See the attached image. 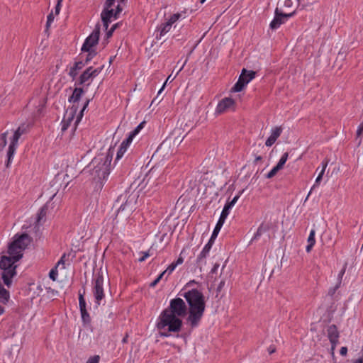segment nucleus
<instances>
[{
	"instance_id": "obj_42",
	"label": "nucleus",
	"mask_w": 363,
	"mask_h": 363,
	"mask_svg": "<svg viewBox=\"0 0 363 363\" xmlns=\"http://www.w3.org/2000/svg\"><path fill=\"white\" fill-rule=\"evenodd\" d=\"M104 65H102L99 68H97V69H93L92 67H91V77H96L99 74V73L100 72H101V70L104 69Z\"/></svg>"
},
{
	"instance_id": "obj_55",
	"label": "nucleus",
	"mask_w": 363,
	"mask_h": 363,
	"mask_svg": "<svg viewBox=\"0 0 363 363\" xmlns=\"http://www.w3.org/2000/svg\"><path fill=\"white\" fill-rule=\"evenodd\" d=\"M354 363H363V356L356 359Z\"/></svg>"
},
{
	"instance_id": "obj_26",
	"label": "nucleus",
	"mask_w": 363,
	"mask_h": 363,
	"mask_svg": "<svg viewBox=\"0 0 363 363\" xmlns=\"http://www.w3.org/2000/svg\"><path fill=\"white\" fill-rule=\"evenodd\" d=\"M83 89L81 88H75L73 91L72 95L70 96L69 101L70 102H77L80 99Z\"/></svg>"
},
{
	"instance_id": "obj_45",
	"label": "nucleus",
	"mask_w": 363,
	"mask_h": 363,
	"mask_svg": "<svg viewBox=\"0 0 363 363\" xmlns=\"http://www.w3.org/2000/svg\"><path fill=\"white\" fill-rule=\"evenodd\" d=\"M62 1V0H57V5L55 8V12H53L55 16H57L60 13Z\"/></svg>"
},
{
	"instance_id": "obj_60",
	"label": "nucleus",
	"mask_w": 363,
	"mask_h": 363,
	"mask_svg": "<svg viewBox=\"0 0 363 363\" xmlns=\"http://www.w3.org/2000/svg\"><path fill=\"white\" fill-rule=\"evenodd\" d=\"M262 160V157L260 156H258L256 157L255 159V161H259V160Z\"/></svg>"
},
{
	"instance_id": "obj_12",
	"label": "nucleus",
	"mask_w": 363,
	"mask_h": 363,
	"mask_svg": "<svg viewBox=\"0 0 363 363\" xmlns=\"http://www.w3.org/2000/svg\"><path fill=\"white\" fill-rule=\"evenodd\" d=\"M145 121L140 123L129 134L128 138L122 142L120 148L117 152L116 160L123 157L125 152L128 145L132 143L133 138L143 128Z\"/></svg>"
},
{
	"instance_id": "obj_38",
	"label": "nucleus",
	"mask_w": 363,
	"mask_h": 363,
	"mask_svg": "<svg viewBox=\"0 0 363 363\" xmlns=\"http://www.w3.org/2000/svg\"><path fill=\"white\" fill-rule=\"evenodd\" d=\"M47 213V208L45 207H43L38 213L37 221L39 223L42 219H43Z\"/></svg>"
},
{
	"instance_id": "obj_50",
	"label": "nucleus",
	"mask_w": 363,
	"mask_h": 363,
	"mask_svg": "<svg viewBox=\"0 0 363 363\" xmlns=\"http://www.w3.org/2000/svg\"><path fill=\"white\" fill-rule=\"evenodd\" d=\"M340 353L342 356H346L347 354V348L346 347H342Z\"/></svg>"
},
{
	"instance_id": "obj_22",
	"label": "nucleus",
	"mask_w": 363,
	"mask_h": 363,
	"mask_svg": "<svg viewBox=\"0 0 363 363\" xmlns=\"http://www.w3.org/2000/svg\"><path fill=\"white\" fill-rule=\"evenodd\" d=\"M177 267V264H174V262H172L171 264L169 265V267L167 268L166 270H164L163 272H162L159 276L155 280L153 281L150 284V286L151 287H154L157 285V284L167 274V276H169L174 270V269L176 268Z\"/></svg>"
},
{
	"instance_id": "obj_27",
	"label": "nucleus",
	"mask_w": 363,
	"mask_h": 363,
	"mask_svg": "<svg viewBox=\"0 0 363 363\" xmlns=\"http://www.w3.org/2000/svg\"><path fill=\"white\" fill-rule=\"evenodd\" d=\"M214 240L210 239L208 242L203 247L202 252H201L200 255L198 257V261L200 262L203 258H205L208 252H209L210 249L212 246V242Z\"/></svg>"
},
{
	"instance_id": "obj_47",
	"label": "nucleus",
	"mask_w": 363,
	"mask_h": 363,
	"mask_svg": "<svg viewBox=\"0 0 363 363\" xmlns=\"http://www.w3.org/2000/svg\"><path fill=\"white\" fill-rule=\"evenodd\" d=\"M116 28H117V24H114L113 26H112L111 29L106 33L107 38H110L112 35L113 32L115 30V29Z\"/></svg>"
},
{
	"instance_id": "obj_33",
	"label": "nucleus",
	"mask_w": 363,
	"mask_h": 363,
	"mask_svg": "<svg viewBox=\"0 0 363 363\" xmlns=\"http://www.w3.org/2000/svg\"><path fill=\"white\" fill-rule=\"evenodd\" d=\"M82 62H76L74 65L72 67H71L69 72V75L74 78L77 74V70L82 68Z\"/></svg>"
},
{
	"instance_id": "obj_54",
	"label": "nucleus",
	"mask_w": 363,
	"mask_h": 363,
	"mask_svg": "<svg viewBox=\"0 0 363 363\" xmlns=\"http://www.w3.org/2000/svg\"><path fill=\"white\" fill-rule=\"evenodd\" d=\"M219 267V264H215L213 269H211V272L212 273H216L218 268Z\"/></svg>"
},
{
	"instance_id": "obj_64",
	"label": "nucleus",
	"mask_w": 363,
	"mask_h": 363,
	"mask_svg": "<svg viewBox=\"0 0 363 363\" xmlns=\"http://www.w3.org/2000/svg\"><path fill=\"white\" fill-rule=\"evenodd\" d=\"M121 1H123L124 0H121Z\"/></svg>"
},
{
	"instance_id": "obj_51",
	"label": "nucleus",
	"mask_w": 363,
	"mask_h": 363,
	"mask_svg": "<svg viewBox=\"0 0 363 363\" xmlns=\"http://www.w3.org/2000/svg\"><path fill=\"white\" fill-rule=\"evenodd\" d=\"M346 268H347V264H345L342 269L340 271V274H339V279H342L343 275L345 274V271H346Z\"/></svg>"
},
{
	"instance_id": "obj_11",
	"label": "nucleus",
	"mask_w": 363,
	"mask_h": 363,
	"mask_svg": "<svg viewBox=\"0 0 363 363\" xmlns=\"http://www.w3.org/2000/svg\"><path fill=\"white\" fill-rule=\"evenodd\" d=\"M239 197H240V195L235 196L230 202H228L225 205V206L221 212L219 220H218V221L213 230V232L212 233L211 240H215L216 238L217 237L220 228H222V226L225 222V218H227V216L229 214V210L235 205V203L238 200Z\"/></svg>"
},
{
	"instance_id": "obj_32",
	"label": "nucleus",
	"mask_w": 363,
	"mask_h": 363,
	"mask_svg": "<svg viewBox=\"0 0 363 363\" xmlns=\"http://www.w3.org/2000/svg\"><path fill=\"white\" fill-rule=\"evenodd\" d=\"M89 103V100H87L85 103V104L84 105L82 109L80 111L79 115L77 116L74 124H73V129H75L76 128V126L78 124V123L79 122V121L81 120L82 116H83V112L86 109V108L87 107L88 104Z\"/></svg>"
},
{
	"instance_id": "obj_16",
	"label": "nucleus",
	"mask_w": 363,
	"mask_h": 363,
	"mask_svg": "<svg viewBox=\"0 0 363 363\" xmlns=\"http://www.w3.org/2000/svg\"><path fill=\"white\" fill-rule=\"evenodd\" d=\"M121 11V9L120 8L119 5L117 6V11L116 13H113V9H109V8L106 7L105 10L101 13V20L105 29L108 28V23L111 18H116L117 13H120Z\"/></svg>"
},
{
	"instance_id": "obj_43",
	"label": "nucleus",
	"mask_w": 363,
	"mask_h": 363,
	"mask_svg": "<svg viewBox=\"0 0 363 363\" xmlns=\"http://www.w3.org/2000/svg\"><path fill=\"white\" fill-rule=\"evenodd\" d=\"M262 231H263L262 226L259 227L257 230V232L255 233V234L254 235L253 238H252L250 242H252V241L257 240L262 235Z\"/></svg>"
},
{
	"instance_id": "obj_25",
	"label": "nucleus",
	"mask_w": 363,
	"mask_h": 363,
	"mask_svg": "<svg viewBox=\"0 0 363 363\" xmlns=\"http://www.w3.org/2000/svg\"><path fill=\"white\" fill-rule=\"evenodd\" d=\"M315 230H311L310 232V235L308 238V244L306 248L307 252H311V250H312L313 247L314 246V245L315 243Z\"/></svg>"
},
{
	"instance_id": "obj_40",
	"label": "nucleus",
	"mask_w": 363,
	"mask_h": 363,
	"mask_svg": "<svg viewBox=\"0 0 363 363\" xmlns=\"http://www.w3.org/2000/svg\"><path fill=\"white\" fill-rule=\"evenodd\" d=\"M179 17L180 14L179 13L173 14L167 22L172 26V24L174 23L179 18Z\"/></svg>"
},
{
	"instance_id": "obj_5",
	"label": "nucleus",
	"mask_w": 363,
	"mask_h": 363,
	"mask_svg": "<svg viewBox=\"0 0 363 363\" xmlns=\"http://www.w3.org/2000/svg\"><path fill=\"white\" fill-rule=\"evenodd\" d=\"M31 128V125L29 123H22L16 130H14L12 137L10 138V144L7 151V162L6 164V167L10 166V164L13 160V155L16 150L18 140L21 135L27 134Z\"/></svg>"
},
{
	"instance_id": "obj_62",
	"label": "nucleus",
	"mask_w": 363,
	"mask_h": 363,
	"mask_svg": "<svg viewBox=\"0 0 363 363\" xmlns=\"http://www.w3.org/2000/svg\"><path fill=\"white\" fill-rule=\"evenodd\" d=\"M206 1V0H200V2H201V4H203V3H204V1Z\"/></svg>"
},
{
	"instance_id": "obj_20",
	"label": "nucleus",
	"mask_w": 363,
	"mask_h": 363,
	"mask_svg": "<svg viewBox=\"0 0 363 363\" xmlns=\"http://www.w3.org/2000/svg\"><path fill=\"white\" fill-rule=\"evenodd\" d=\"M282 130L283 129L281 126H276L272 128L270 136L265 142V145L267 147L272 146L275 143L277 138L281 135Z\"/></svg>"
},
{
	"instance_id": "obj_41",
	"label": "nucleus",
	"mask_w": 363,
	"mask_h": 363,
	"mask_svg": "<svg viewBox=\"0 0 363 363\" xmlns=\"http://www.w3.org/2000/svg\"><path fill=\"white\" fill-rule=\"evenodd\" d=\"M55 14L53 11H52L48 16V20L46 23V27L48 28L50 26V24L52 23L55 18Z\"/></svg>"
},
{
	"instance_id": "obj_9",
	"label": "nucleus",
	"mask_w": 363,
	"mask_h": 363,
	"mask_svg": "<svg viewBox=\"0 0 363 363\" xmlns=\"http://www.w3.org/2000/svg\"><path fill=\"white\" fill-rule=\"evenodd\" d=\"M135 203L136 196L130 195L125 202L119 208L116 218L122 220L128 218L135 210Z\"/></svg>"
},
{
	"instance_id": "obj_13",
	"label": "nucleus",
	"mask_w": 363,
	"mask_h": 363,
	"mask_svg": "<svg viewBox=\"0 0 363 363\" xmlns=\"http://www.w3.org/2000/svg\"><path fill=\"white\" fill-rule=\"evenodd\" d=\"M274 13V18L269 24V27L272 30L279 28L281 24L285 23V21L294 14V12L286 13L276 8Z\"/></svg>"
},
{
	"instance_id": "obj_39",
	"label": "nucleus",
	"mask_w": 363,
	"mask_h": 363,
	"mask_svg": "<svg viewBox=\"0 0 363 363\" xmlns=\"http://www.w3.org/2000/svg\"><path fill=\"white\" fill-rule=\"evenodd\" d=\"M79 308L81 310L86 309V302L84 298V295L82 294H79Z\"/></svg>"
},
{
	"instance_id": "obj_21",
	"label": "nucleus",
	"mask_w": 363,
	"mask_h": 363,
	"mask_svg": "<svg viewBox=\"0 0 363 363\" xmlns=\"http://www.w3.org/2000/svg\"><path fill=\"white\" fill-rule=\"evenodd\" d=\"M65 257H66V255L64 254L62 256V257L60 258V259L57 262L55 267L50 270V272L49 273V277L52 280H53V281L56 280L57 276V269L58 268H60L62 269H64L65 268Z\"/></svg>"
},
{
	"instance_id": "obj_1",
	"label": "nucleus",
	"mask_w": 363,
	"mask_h": 363,
	"mask_svg": "<svg viewBox=\"0 0 363 363\" xmlns=\"http://www.w3.org/2000/svg\"><path fill=\"white\" fill-rule=\"evenodd\" d=\"M114 153L113 148L98 154L87 166L91 179L101 187L110 173V165Z\"/></svg>"
},
{
	"instance_id": "obj_37",
	"label": "nucleus",
	"mask_w": 363,
	"mask_h": 363,
	"mask_svg": "<svg viewBox=\"0 0 363 363\" xmlns=\"http://www.w3.org/2000/svg\"><path fill=\"white\" fill-rule=\"evenodd\" d=\"M80 312L83 321L86 323H89L91 320V318L86 309L81 310Z\"/></svg>"
},
{
	"instance_id": "obj_7",
	"label": "nucleus",
	"mask_w": 363,
	"mask_h": 363,
	"mask_svg": "<svg viewBox=\"0 0 363 363\" xmlns=\"http://www.w3.org/2000/svg\"><path fill=\"white\" fill-rule=\"evenodd\" d=\"M17 261L11 255L9 257L3 256L0 260V268L2 270L1 277L4 284L8 286L11 283L12 277L16 274V267H13V264Z\"/></svg>"
},
{
	"instance_id": "obj_36",
	"label": "nucleus",
	"mask_w": 363,
	"mask_h": 363,
	"mask_svg": "<svg viewBox=\"0 0 363 363\" xmlns=\"http://www.w3.org/2000/svg\"><path fill=\"white\" fill-rule=\"evenodd\" d=\"M172 28V26L166 22L160 29V36L168 33Z\"/></svg>"
},
{
	"instance_id": "obj_52",
	"label": "nucleus",
	"mask_w": 363,
	"mask_h": 363,
	"mask_svg": "<svg viewBox=\"0 0 363 363\" xmlns=\"http://www.w3.org/2000/svg\"><path fill=\"white\" fill-rule=\"evenodd\" d=\"M114 0H106V6L108 8H111L113 4Z\"/></svg>"
},
{
	"instance_id": "obj_44",
	"label": "nucleus",
	"mask_w": 363,
	"mask_h": 363,
	"mask_svg": "<svg viewBox=\"0 0 363 363\" xmlns=\"http://www.w3.org/2000/svg\"><path fill=\"white\" fill-rule=\"evenodd\" d=\"M100 357L99 355H94L91 357L86 362V363H99Z\"/></svg>"
},
{
	"instance_id": "obj_17",
	"label": "nucleus",
	"mask_w": 363,
	"mask_h": 363,
	"mask_svg": "<svg viewBox=\"0 0 363 363\" xmlns=\"http://www.w3.org/2000/svg\"><path fill=\"white\" fill-rule=\"evenodd\" d=\"M328 337L331 342L332 347L331 350L333 352L337 344L338 343L339 339V331L335 325H331L327 330Z\"/></svg>"
},
{
	"instance_id": "obj_29",
	"label": "nucleus",
	"mask_w": 363,
	"mask_h": 363,
	"mask_svg": "<svg viewBox=\"0 0 363 363\" xmlns=\"http://www.w3.org/2000/svg\"><path fill=\"white\" fill-rule=\"evenodd\" d=\"M9 293L0 284V299L4 303H6L9 300Z\"/></svg>"
},
{
	"instance_id": "obj_15",
	"label": "nucleus",
	"mask_w": 363,
	"mask_h": 363,
	"mask_svg": "<svg viewBox=\"0 0 363 363\" xmlns=\"http://www.w3.org/2000/svg\"><path fill=\"white\" fill-rule=\"evenodd\" d=\"M77 111V106L73 105L72 107L67 109L63 120L62 121V131H65L69 126L71 125V123H72L76 113Z\"/></svg>"
},
{
	"instance_id": "obj_61",
	"label": "nucleus",
	"mask_w": 363,
	"mask_h": 363,
	"mask_svg": "<svg viewBox=\"0 0 363 363\" xmlns=\"http://www.w3.org/2000/svg\"><path fill=\"white\" fill-rule=\"evenodd\" d=\"M274 352V350H271V351L269 352L270 354L273 353Z\"/></svg>"
},
{
	"instance_id": "obj_57",
	"label": "nucleus",
	"mask_w": 363,
	"mask_h": 363,
	"mask_svg": "<svg viewBox=\"0 0 363 363\" xmlns=\"http://www.w3.org/2000/svg\"><path fill=\"white\" fill-rule=\"evenodd\" d=\"M114 58H115V56L111 57L110 58V60H109V65H111V64L113 62V59H114Z\"/></svg>"
},
{
	"instance_id": "obj_56",
	"label": "nucleus",
	"mask_w": 363,
	"mask_h": 363,
	"mask_svg": "<svg viewBox=\"0 0 363 363\" xmlns=\"http://www.w3.org/2000/svg\"><path fill=\"white\" fill-rule=\"evenodd\" d=\"M4 312V308L0 306V315L3 314Z\"/></svg>"
},
{
	"instance_id": "obj_53",
	"label": "nucleus",
	"mask_w": 363,
	"mask_h": 363,
	"mask_svg": "<svg viewBox=\"0 0 363 363\" xmlns=\"http://www.w3.org/2000/svg\"><path fill=\"white\" fill-rule=\"evenodd\" d=\"M183 262H184V259H183L182 257L180 255L179 257V258L177 259V260L175 262H174V263L177 264V266H178L179 264H182Z\"/></svg>"
},
{
	"instance_id": "obj_2",
	"label": "nucleus",
	"mask_w": 363,
	"mask_h": 363,
	"mask_svg": "<svg viewBox=\"0 0 363 363\" xmlns=\"http://www.w3.org/2000/svg\"><path fill=\"white\" fill-rule=\"evenodd\" d=\"M189 306L188 322L191 327H196L200 322L206 308L205 298L197 289H192L184 294Z\"/></svg>"
},
{
	"instance_id": "obj_19",
	"label": "nucleus",
	"mask_w": 363,
	"mask_h": 363,
	"mask_svg": "<svg viewBox=\"0 0 363 363\" xmlns=\"http://www.w3.org/2000/svg\"><path fill=\"white\" fill-rule=\"evenodd\" d=\"M289 153L285 152L279 160L277 164L267 174V179H271L274 177L277 173L283 168L284 164L287 161Z\"/></svg>"
},
{
	"instance_id": "obj_34",
	"label": "nucleus",
	"mask_w": 363,
	"mask_h": 363,
	"mask_svg": "<svg viewBox=\"0 0 363 363\" xmlns=\"http://www.w3.org/2000/svg\"><path fill=\"white\" fill-rule=\"evenodd\" d=\"M328 161H325L323 162V168H322L320 172L319 173V175L318 176V177L315 179L316 184H319L320 182L321 181V179L323 178V175L324 174L325 170L328 166Z\"/></svg>"
},
{
	"instance_id": "obj_23",
	"label": "nucleus",
	"mask_w": 363,
	"mask_h": 363,
	"mask_svg": "<svg viewBox=\"0 0 363 363\" xmlns=\"http://www.w3.org/2000/svg\"><path fill=\"white\" fill-rule=\"evenodd\" d=\"M296 1H297L295 0H279L278 6L277 8L284 11V10L287 9L292 8Z\"/></svg>"
},
{
	"instance_id": "obj_3",
	"label": "nucleus",
	"mask_w": 363,
	"mask_h": 363,
	"mask_svg": "<svg viewBox=\"0 0 363 363\" xmlns=\"http://www.w3.org/2000/svg\"><path fill=\"white\" fill-rule=\"evenodd\" d=\"M182 325V320L179 317L172 313L164 310L160 317L159 321L157 323L158 330H163L167 328L168 332L178 333L181 330Z\"/></svg>"
},
{
	"instance_id": "obj_30",
	"label": "nucleus",
	"mask_w": 363,
	"mask_h": 363,
	"mask_svg": "<svg viewBox=\"0 0 363 363\" xmlns=\"http://www.w3.org/2000/svg\"><path fill=\"white\" fill-rule=\"evenodd\" d=\"M59 90L57 82L51 79L48 83V91L50 94H55Z\"/></svg>"
},
{
	"instance_id": "obj_28",
	"label": "nucleus",
	"mask_w": 363,
	"mask_h": 363,
	"mask_svg": "<svg viewBox=\"0 0 363 363\" xmlns=\"http://www.w3.org/2000/svg\"><path fill=\"white\" fill-rule=\"evenodd\" d=\"M241 74H244V80L245 82L247 81V84L255 77L256 72L254 71H247V69H243L242 70Z\"/></svg>"
},
{
	"instance_id": "obj_48",
	"label": "nucleus",
	"mask_w": 363,
	"mask_h": 363,
	"mask_svg": "<svg viewBox=\"0 0 363 363\" xmlns=\"http://www.w3.org/2000/svg\"><path fill=\"white\" fill-rule=\"evenodd\" d=\"M363 133V122L359 125L357 130V136L359 137Z\"/></svg>"
},
{
	"instance_id": "obj_46",
	"label": "nucleus",
	"mask_w": 363,
	"mask_h": 363,
	"mask_svg": "<svg viewBox=\"0 0 363 363\" xmlns=\"http://www.w3.org/2000/svg\"><path fill=\"white\" fill-rule=\"evenodd\" d=\"M7 134H8V133L5 132V133L1 134V135H0V139L2 140L3 146H6L7 144V139H6Z\"/></svg>"
},
{
	"instance_id": "obj_18",
	"label": "nucleus",
	"mask_w": 363,
	"mask_h": 363,
	"mask_svg": "<svg viewBox=\"0 0 363 363\" xmlns=\"http://www.w3.org/2000/svg\"><path fill=\"white\" fill-rule=\"evenodd\" d=\"M187 60H186L184 62L181 63V61L177 62V66L173 69L172 73L167 77L165 82L164 83L162 87L159 91V94H161L162 90L164 89L166 84L167 82H172L177 76V74L183 69L184 65L186 63Z\"/></svg>"
},
{
	"instance_id": "obj_35",
	"label": "nucleus",
	"mask_w": 363,
	"mask_h": 363,
	"mask_svg": "<svg viewBox=\"0 0 363 363\" xmlns=\"http://www.w3.org/2000/svg\"><path fill=\"white\" fill-rule=\"evenodd\" d=\"M45 101L44 100L39 103L38 106H37L36 112L35 113V117L40 116L42 114L43 111L45 108Z\"/></svg>"
},
{
	"instance_id": "obj_6",
	"label": "nucleus",
	"mask_w": 363,
	"mask_h": 363,
	"mask_svg": "<svg viewBox=\"0 0 363 363\" xmlns=\"http://www.w3.org/2000/svg\"><path fill=\"white\" fill-rule=\"evenodd\" d=\"M108 286V274L106 269H99L96 275L93 294L96 299V303L99 306L100 301L104 298V288Z\"/></svg>"
},
{
	"instance_id": "obj_14",
	"label": "nucleus",
	"mask_w": 363,
	"mask_h": 363,
	"mask_svg": "<svg viewBox=\"0 0 363 363\" xmlns=\"http://www.w3.org/2000/svg\"><path fill=\"white\" fill-rule=\"evenodd\" d=\"M235 101L230 97H225L220 100L216 108V114L220 115L230 110H235Z\"/></svg>"
},
{
	"instance_id": "obj_63",
	"label": "nucleus",
	"mask_w": 363,
	"mask_h": 363,
	"mask_svg": "<svg viewBox=\"0 0 363 363\" xmlns=\"http://www.w3.org/2000/svg\"><path fill=\"white\" fill-rule=\"evenodd\" d=\"M156 99H155L154 100H152V104H153L155 101Z\"/></svg>"
},
{
	"instance_id": "obj_59",
	"label": "nucleus",
	"mask_w": 363,
	"mask_h": 363,
	"mask_svg": "<svg viewBox=\"0 0 363 363\" xmlns=\"http://www.w3.org/2000/svg\"><path fill=\"white\" fill-rule=\"evenodd\" d=\"M127 338H128V335H126V336L123 339V342H126Z\"/></svg>"
},
{
	"instance_id": "obj_4",
	"label": "nucleus",
	"mask_w": 363,
	"mask_h": 363,
	"mask_svg": "<svg viewBox=\"0 0 363 363\" xmlns=\"http://www.w3.org/2000/svg\"><path fill=\"white\" fill-rule=\"evenodd\" d=\"M31 238L27 233L16 235L13 241L9 245L8 253L16 260L23 257V252L31 242Z\"/></svg>"
},
{
	"instance_id": "obj_24",
	"label": "nucleus",
	"mask_w": 363,
	"mask_h": 363,
	"mask_svg": "<svg viewBox=\"0 0 363 363\" xmlns=\"http://www.w3.org/2000/svg\"><path fill=\"white\" fill-rule=\"evenodd\" d=\"M247 84V81L245 82L244 80V74H240L238 79V81L234 85L232 89L233 91L239 92L241 91L243 88Z\"/></svg>"
},
{
	"instance_id": "obj_58",
	"label": "nucleus",
	"mask_w": 363,
	"mask_h": 363,
	"mask_svg": "<svg viewBox=\"0 0 363 363\" xmlns=\"http://www.w3.org/2000/svg\"><path fill=\"white\" fill-rule=\"evenodd\" d=\"M160 334L162 336H165V337L168 336V334L167 333H161Z\"/></svg>"
},
{
	"instance_id": "obj_31",
	"label": "nucleus",
	"mask_w": 363,
	"mask_h": 363,
	"mask_svg": "<svg viewBox=\"0 0 363 363\" xmlns=\"http://www.w3.org/2000/svg\"><path fill=\"white\" fill-rule=\"evenodd\" d=\"M90 71H91V67H89L80 76V82L82 84L86 82L91 77H92L91 73Z\"/></svg>"
},
{
	"instance_id": "obj_8",
	"label": "nucleus",
	"mask_w": 363,
	"mask_h": 363,
	"mask_svg": "<svg viewBox=\"0 0 363 363\" xmlns=\"http://www.w3.org/2000/svg\"><path fill=\"white\" fill-rule=\"evenodd\" d=\"M100 27L99 25H96L93 32L85 40V42L82 45V50L89 52L86 60H91V58L96 55V52L91 49L98 43Z\"/></svg>"
},
{
	"instance_id": "obj_10",
	"label": "nucleus",
	"mask_w": 363,
	"mask_h": 363,
	"mask_svg": "<svg viewBox=\"0 0 363 363\" xmlns=\"http://www.w3.org/2000/svg\"><path fill=\"white\" fill-rule=\"evenodd\" d=\"M164 310L180 318L186 315L187 307L182 298H175L171 300L169 306Z\"/></svg>"
},
{
	"instance_id": "obj_49",
	"label": "nucleus",
	"mask_w": 363,
	"mask_h": 363,
	"mask_svg": "<svg viewBox=\"0 0 363 363\" xmlns=\"http://www.w3.org/2000/svg\"><path fill=\"white\" fill-rule=\"evenodd\" d=\"M150 256V254L148 252H143V255L142 257L139 259V262H142L145 261L148 257Z\"/></svg>"
}]
</instances>
